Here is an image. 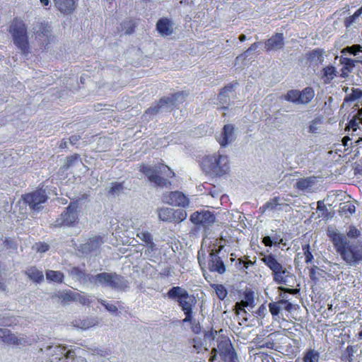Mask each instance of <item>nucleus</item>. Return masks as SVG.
Listing matches in <instances>:
<instances>
[{"instance_id":"1","label":"nucleus","mask_w":362,"mask_h":362,"mask_svg":"<svg viewBox=\"0 0 362 362\" xmlns=\"http://www.w3.org/2000/svg\"><path fill=\"white\" fill-rule=\"evenodd\" d=\"M327 234L336 252L349 265L362 261V241L356 238L361 235L357 228H349L341 232L337 228H327Z\"/></svg>"},{"instance_id":"2","label":"nucleus","mask_w":362,"mask_h":362,"mask_svg":"<svg viewBox=\"0 0 362 362\" xmlns=\"http://www.w3.org/2000/svg\"><path fill=\"white\" fill-rule=\"evenodd\" d=\"M139 170L147 177L150 182L160 187H170V180L175 177L173 170L164 163H159L154 168L142 163L139 165Z\"/></svg>"},{"instance_id":"3","label":"nucleus","mask_w":362,"mask_h":362,"mask_svg":"<svg viewBox=\"0 0 362 362\" xmlns=\"http://www.w3.org/2000/svg\"><path fill=\"white\" fill-rule=\"evenodd\" d=\"M88 281L95 285L116 291H125L129 288V281L116 272H101L95 275H88Z\"/></svg>"},{"instance_id":"4","label":"nucleus","mask_w":362,"mask_h":362,"mask_svg":"<svg viewBox=\"0 0 362 362\" xmlns=\"http://www.w3.org/2000/svg\"><path fill=\"white\" fill-rule=\"evenodd\" d=\"M200 165L206 174L214 177H221L229 170L228 157L221 155L218 152L204 156Z\"/></svg>"},{"instance_id":"5","label":"nucleus","mask_w":362,"mask_h":362,"mask_svg":"<svg viewBox=\"0 0 362 362\" xmlns=\"http://www.w3.org/2000/svg\"><path fill=\"white\" fill-rule=\"evenodd\" d=\"M168 297L171 300H175L182 311L184 313L185 321H191L193 316V308L197 304V299L193 295H190L187 290L180 286H173L167 293Z\"/></svg>"},{"instance_id":"6","label":"nucleus","mask_w":362,"mask_h":362,"mask_svg":"<svg viewBox=\"0 0 362 362\" xmlns=\"http://www.w3.org/2000/svg\"><path fill=\"white\" fill-rule=\"evenodd\" d=\"M8 30L11 34L14 45L21 51L22 54L28 55L30 53V44L25 23L21 19L15 18L12 21Z\"/></svg>"},{"instance_id":"7","label":"nucleus","mask_w":362,"mask_h":362,"mask_svg":"<svg viewBox=\"0 0 362 362\" xmlns=\"http://www.w3.org/2000/svg\"><path fill=\"white\" fill-rule=\"evenodd\" d=\"M35 39L40 48L45 51L54 41L52 30L48 22L37 23L33 28Z\"/></svg>"},{"instance_id":"8","label":"nucleus","mask_w":362,"mask_h":362,"mask_svg":"<svg viewBox=\"0 0 362 362\" xmlns=\"http://www.w3.org/2000/svg\"><path fill=\"white\" fill-rule=\"evenodd\" d=\"M38 187L36 190L23 194L21 197L24 204L28 205L32 211H39L42 209L41 204L48 200L45 189Z\"/></svg>"},{"instance_id":"9","label":"nucleus","mask_w":362,"mask_h":362,"mask_svg":"<svg viewBox=\"0 0 362 362\" xmlns=\"http://www.w3.org/2000/svg\"><path fill=\"white\" fill-rule=\"evenodd\" d=\"M315 97V91L312 87H306L303 90H290L287 92L284 98L289 102L306 105Z\"/></svg>"},{"instance_id":"10","label":"nucleus","mask_w":362,"mask_h":362,"mask_svg":"<svg viewBox=\"0 0 362 362\" xmlns=\"http://www.w3.org/2000/svg\"><path fill=\"white\" fill-rule=\"evenodd\" d=\"M160 220L173 223H180L187 218V212L184 209L161 208L158 211Z\"/></svg>"},{"instance_id":"11","label":"nucleus","mask_w":362,"mask_h":362,"mask_svg":"<svg viewBox=\"0 0 362 362\" xmlns=\"http://www.w3.org/2000/svg\"><path fill=\"white\" fill-rule=\"evenodd\" d=\"M187 95L185 91H179L171 95V97H163L160 98L158 103L153 105L145 110V115H156L157 114L160 108L166 105L172 104L174 105L175 101L179 99L181 102L185 100V97Z\"/></svg>"},{"instance_id":"12","label":"nucleus","mask_w":362,"mask_h":362,"mask_svg":"<svg viewBox=\"0 0 362 362\" xmlns=\"http://www.w3.org/2000/svg\"><path fill=\"white\" fill-rule=\"evenodd\" d=\"M164 203L174 206L185 208L189 204V199L180 191H171L164 193L162 196Z\"/></svg>"},{"instance_id":"13","label":"nucleus","mask_w":362,"mask_h":362,"mask_svg":"<svg viewBox=\"0 0 362 362\" xmlns=\"http://www.w3.org/2000/svg\"><path fill=\"white\" fill-rule=\"evenodd\" d=\"M217 351L221 358L220 361L223 362H237L238 357L235 350L228 339H223L218 342Z\"/></svg>"},{"instance_id":"14","label":"nucleus","mask_w":362,"mask_h":362,"mask_svg":"<svg viewBox=\"0 0 362 362\" xmlns=\"http://www.w3.org/2000/svg\"><path fill=\"white\" fill-rule=\"evenodd\" d=\"M215 220L214 213L207 210L197 211L190 216V221L195 226H209Z\"/></svg>"},{"instance_id":"15","label":"nucleus","mask_w":362,"mask_h":362,"mask_svg":"<svg viewBox=\"0 0 362 362\" xmlns=\"http://www.w3.org/2000/svg\"><path fill=\"white\" fill-rule=\"evenodd\" d=\"M223 245H219L218 249H211L209 253V259L208 262V268L210 272H217L223 274L226 272V267L218 256V253L223 249Z\"/></svg>"},{"instance_id":"16","label":"nucleus","mask_w":362,"mask_h":362,"mask_svg":"<svg viewBox=\"0 0 362 362\" xmlns=\"http://www.w3.org/2000/svg\"><path fill=\"white\" fill-rule=\"evenodd\" d=\"M290 197L292 196L287 195L286 197H274L269 201L267 202L261 209H263L264 211L275 209L286 211L287 207L291 209V205L293 204V202Z\"/></svg>"},{"instance_id":"17","label":"nucleus","mask_w":362,"mask_h":362,"mask_svg":"<svg viewBox=\"0 0 362 362\" xmlns=\"http://www.w3.org/2000/svg\"><path fill=\"white\" fill-rule=\"evenodd\" d=\"M334 216V211H329L324 203V201H318L317 202V209L315 212H313L310 219L313 221H316L320 223L322 221L326 222L327 220L332 218Z\"/></svg>"},{"instance_id":"18","label":"nucleus","mask_w":362,"mask_h":362,"mask_svg":"<svg viewBox=\"0 0 362 362\" xmlns=\"http://www.w3.org/2000/svg\"><path fill=\"white\" fill-rule=\"evenodd\" d=\"M221 147H226L235 140V127L231 124H225L220 135L216 139Z\"/></svg>"},{"instance_id":"19","label":"nucleus","mask_w":362,"mask_h":362,"mask_svg":"<svg viewBox=\"0 0 362 362\" xmlns=\"http://www.w3.org/2000/svg\"><path fill=\"white\" fill-rule=\"evenodd\" d=\"M78 220L76 209L69 205L61 214V226H73Z\"/></svg>"},{"instance_id":"20","label":"nucleus","mask_w":362,"mask_h":362,"mask_svg":"<svg viewBox=\"0 0 362 362\" xmlns=\"http://www.w3.org/2000/svg\"><path fill=\"white\" fill-rule=\"evenodd\" d=\"M267 52L281 49L284 45L283 33H276L264 42Z\"/></svg>"},{"instance_id":"21","label":"nucleus","mask_w":362,"mask_h":362,"mask_svg":"<svg viewBox=\"0 0 362 362\" xmlns=\"http://www.w3.org/2000/svg\"><path fill=\"white\" fill-rule=\"evenodd\" d=\"M56 7L64 14H70L75 10L78 0H54Z\"/></svg>"},{"instance_id":"22","label":"nucleus","mask_w":362,"mask_h":362,"mask_svg":"<svg viewBox=\"0 0 362 362\" xmlns=\"http://www.w3.org/2000/svg\"><path fill=\"white\" fill-rule=\"evenodd\" d=\"M156 30L163 36H168L173 32L172 23L167 18H161L157 21Z\"/></svg>"},{"instance_id":"23","label":"nucleus","mask_w":362,"mask_h":362,"mask_svg":"<svg viewBox=\"0 0 362 362\" xmlns=\"http://www.w3.org/2000/svg\"><path fill=\"white\" fill-rule=\"evenodd\" d=\"M103 243V238L100 236L91 238L87 243L81 246V251L84 254H88L98 249Z\"/></svg>"},{"instance_id":"24","label":"nucleus","mask_w":362,"mask_h":362,"mask_svg":"<svg viewBox=\"0 0 362 362\" xmlns=\"http://www.w3.org/2000/svg\"><path fill=\"white\" fill-rule=\"evenodd\" d=\"M25 274L28 278L34 282L41 283L44 280V274L42 271L35 267H30L25 271Z\"/></svg>"},{"instance_id":"25","label":"nucleus","mask_w":362,"mask_h":362,"mask_svg":"<svg viewBox=\"0 0 362 362\" xmlns=\"http://www.w3.org/2000/svg\"><path fill=\"white\" fill-rule=\"evenodd\" d=\"M262 260L272 271V274L280 270L282 266L272 255H264Z\"/></svg>"},{"instance_id":"26","label":"nucleus","mask_w":362,"mask_h":362,"mask_svg":"<svg viewBox=\"0 0 362 362\" xmlns=\"http://www.w3.org/2000/svg\"><path fill=\"white\" fill-rule=\"evenodd\" d=\"M274 280L279 284H286L287 278L290 276V272L283 266L281 267L280 270L273 274Z\"/></svg>"},{"instance_id":"27","label":"nucleus","mask_w":362,"mask_h":362,"mask_svg":"<svg viewBox=\"0 0 362 362\" xmlns=\"http://www.w3.org/2000/svg\"><path fill=\"white\" fill-rule=\"evenodd\" d=\"M315 182V177H308L305 178H300L296 183V187L299 190H305L310 188Z\"/></svg>"},{"instance_id":"28","label":"nucleus","mask_w":362,"mask_h":362,"mask_svg":"<svg viewBox=\"0 0 362 362\" xmlns=\"http://www.w3.org/2000/svg\"><path fill=\"white\" fill-rule=\"evenodd\" d=\"M322 71V79L325 84L329 83L336 76V69L333 66H325Z\"/></svg>"},{"instance_id":"29","label":"nucleus","mask_w":362,"mask_h":362,"mask_svg":"<svg viewBox=\"0 0 362 362\" xmlns=\"http://www.w3.org/2000/svg\"><path fill=\"white\" fill-rule=\"evenodd\" d=\"M320 353L314 349H307L303 354V362H319Z\"/></svg>"},{"instance_id":"30","label":"nucleus","mask_w":362,"mask_h":362,"mask_svg":"<svg viewBox=\"0 0 362 362\" xmlns=\"http://www.w3.org/2000/svg\"><path fill=\"white\" fill-rule=\"evenodd\" d=\"M356 211V206L354 204L350 202H344L340 206L339 212L341 216L349 217Z\"/></svg>"},{"instance_id":"31","label":"nucleus","mask_w":362,"mask_h":362,"mask_svg":"<svg viewBox=\"0 0 362 362\" xmlns=\"http://www.w3.org/2000/svg\"><path fill=\"white\" fill-rule=\"evenodd\" d=\"M0 338H1L5 342L13 343L16 344H19L17 337L15 335L11 334L10 330L6 328H0Z\"/></svg>"},{"instance_id":"32","label":"nucleus","mask_w":362,"mask_h":362,"mask_svg":"<svg viewBox=\"0 0 362 362\" xmlns=\"http://www.w3.org/2000/svg\"><path fill=\"white\" fill-rule=\"evenodd\" d=\"M47 349L49 350L52 355L56 356L55 359L60 361L64 356V352L66 351V346L60 344L54 346H49Z\"/></svg>"},{"instance_id":"33","label":"nucleus","mask_w":362,"mask_h":362,"mask_svg":"<svg viewBox=\"0 0 362 362\" xmlns=\"http://www.w3.org/2000/svg\"><path fill=\"white\" fill-rule=\"evenodd\" d=\"M46 278L51 281L62 283L63 281L64 274L59 271L47 270Z\"/></svg>"},{"instance_id":"34","label":"nucleus","mask_w":362,"mask_h":362,"mask_svg":"<svg viewBox=\"0 0 362 362\" xmlns=\"http://www.w3.org/2000/svg\"><path fill=\"white\" fill-rule=\"evenodd\" d=\"M120 26L122 32H124L126 35H130L134 32L136 23L133 20H128L122 22Z\"/></svg>"},{"instance_id":"35","label":"nucleus","mask_w":362,"mask_h":362,"mask_svg":"<svg viewBox=\"0 0 362 362\" xmlns=\"http://www.w3.org/2000/svg\"><path fill=\"white\" fill-rule=\"evenodd\" d=\"M80 160H81L80 155L78 153H74L70 156H67L66 158V161L62 166V168L64 170H67L69 168L73 166L76 162H77Z\"/></svg>"},{"instance_id":"36","label":"nucleus","mask_w":362,"mask_h":362,"mask_svg":"<svg viewBox=\"0 0 362 362\" xmlns=\"http://www.w3.org/2000/svg\"><path fill=\"white\" fill-rule=\"evenodd\" d=\"M362 97V90L360 88H353L351 89V93L346 95L344 101L345 102H353L355 101Z\"/></svg>"},{"instance_id":"37","label":"nucleus","mask_w":362,"mask_h":362,"mask_svg":"<svg viewBox=\"0 0 362 362\" xmlns=\"http://www.w3.org/2000/svg\"><path fill=\"white\" fill-rule=\"evenodd\" d=\"M362 14V6L359 8L358 10L355 11V13L349 16L346 17L344 19V25L346 28L350 27L356 21L357 18H358Z\"/></svg>"},{"instance_id":"38","label":"nucleus","mask_w":362,"mask_h":362,"mask_svg":"<svg viewBox=\"0 0 362 362\" xmlns=\"http://www.w3.org/2000/svg\"><path fill=\"white\" fill-rule=\"evenodd\" d=\"M213 288L216 291L217 297L220 300H223L226 297L228 292L226 288L222 284H214L213 285Z\"/></svg>"},{"instance_id":"39","label":"nucleus","mask_w":362,"mask_h":362,"mask_svg":"<svg viewBox=\"0 0 362 362\" xmlns=\"http://www.w3.org/2000/svg\"><path fill=\"white\" fill-rule=\"evenodd\" d=\"M71 274L74 278H76L78 280H88V276L89 274H86L81 269L78 267H74L71 271Z\"/></svg>"},{"instance_id":"40","label":"nucleus","mask_w":362,"mask_h":362,"mask_svg":"<svg viewBox=\"0 0 362 362\" xmlns=\"http://www.w3.org/2000/svg\"><path fill=\"white\" fill-rule=\"evenodd\" d=\"M124 189V185L123 182H115L112 183V186L110 188L108 193L110 194H119V192H122Z\"/></svg>"},{"instance_id":"41","label":"nucleus","mask_w":362,"mask_h":362,"mask_svg":"<svg viewBox=\"0 0 362 362\" xmlns=\"http://www.w3.org/2000/svg\"><path fill=\"white\" fill-rule=\"evenodd\" d=\"M323 51L321 49H315L308 53V59L313 61L320 59L322 57Z\"/></svg>"},{"instance_id":"42","label":"nucleus","mask_w":362,"mask_h":362,"mask_svg":"<svg viewBox=\"0 0 362 362\" xmlns=\"http://www.w3.org/2000/svg\"><path fill=\"white\" fill-rule=\"evenodd\" d=\"M183 323H189L191 325V329L194 334H199L201 332L200 324L192 316L191 321H185V319L182 320Z\"/></svg>"},{"instance_id":"43","label":"nucleus","mask_w":362,"mask_h":362,"mask_svg":"<svg viewBox=\"0 0 362 362\" xmlns=\"http://www.w3.org/2000/svg\"><path fill=\"white\" fill-rule=\"evenodd\" d=\"M137 236H139L144 242L150 245V247L152 249L153 247V243L152 241L151 235L148 232H139L137 233Z\"/></svg>"},{"instance_id":"44","label":"nucleus","mask_w":362,"mask_h":362,"mask_svg":"<svg viewBox=\"0 0 362 362\" xmlns=\"http://www.w3.org/2000/svg\"><path fill=\"white\" fill-rule=\"evenodd\" d=\"M237 82L235 83H230L226 86H225L223 88L221 89V91L218 94V99L220 101L223 100V97H227V95H225L228 91H231L233 88V87L237 85Z\"/></svg>"},{"instance_id":"45","label":"nucleus","mask_w":362,"mask_h":362,"mask_svg":"<svg viewBox=\"0 0 362 362\" xmlns=\"http://www.w3.org/2000/svg\"><path fill=\"white\" fill-rule=\"evenodd\" d=\"M245 300L243 301L244 306H253L254 296L251 291H247L244 295Z\"/></svg>"},{"instance_id":"46","label":"nucleus","mask_w":362,"mask_h":362,"mask_svg":"<svg viewBox=\"0 0 362 362\" xmlns=\"http://www.w3.org/2000/svg\"><path fill=\"white\" fill-rule=\"evenodd\" d=\"M359 123H361V122H360V120L358 119V115H357L356 117H354L349 122L348 125L346 128V129H348V130L352 129L353 132L356 131L359 127Z\"/></svg>"},{"instance_id":"47","label":"nucleus","mask_w":362,"mask_h":362,"mask_svg":"<svg viewBox=\"0 0 362 362\" xmlns=\"http://www.w3.org/2000/svg\"><path fill=\"white\" fill-rule=\"evenodd\" d=\"M281 305H279V302H274L270 303L269 304V311L273 316H276L279 314L281 310Z\"/></svg>"},{"instance_id":"48","label":"nucleus","mask_w":362,"mask_h":362,"mask_svg":"<svg viewBox=\"0 0 362 362\" xmlns=\"http://www.w3.org/2000/svg\"><path fill=\"white\" fill-rule=\"evenodd\" d=\"M98 301L106 308L107 311L113 314H117L118 310L116 305L112 303H109L107 301L102 299L99 300Z\"/></svg>"},{"instance_id":"49","label":"nucleus","mask_w":362,"mask_h":362,"mask_svg":"<svg viewBox=\"0 0 362 362\" xmlns=\"http://www.w3.org/2000/svg\"><path fill=\"white\" fill-rule=\"evenodd\" d=\"M346 352L347 355L344 356V360L348 362H352L354 360V354L356 352L354 347L353 346H348L346 349Z\"/></svg>"},{"instance_id":"50","label":"nucleus","mask_w":362,"mask_h":362,"mask_svg":"<svg viewBox=\"0 0 362 362\" xmlns=\"http://www.w3.org/2000/svg\"><path fill=\"white\" fill-rule=\"evenodd\" d=\"M303 250L304 251L305 262L307 264L311 262L313 259V256L311 252L310 251L309 245H305L303 246Z\"/></svg>"},{"instance_id":"51","label":"nucleus","mask_w":362,"mask_h":362,"mask_svg":"<svg viewBox=\"0 0 362 362\" xmlns=\"http://www.w3.org/2000/svg\"><path fill=\"white\" fill-rule=\"evenodd\" d=\"M49 245L47 243H36L35 245V248L37 250V252H45L49 250Z\"/></svg>"},{"instance_id":"52","label":"nucleus","mask_w":362,"mask_h":362,"mask_svg":"<svg viewBox=\"0 0 362 362\" xmlns=\"http://www.w3.org/2000/svg\"><path fill=\"white\" fill-rule=\"evenodd\" d=\"M238 262L240 269H243L244 270L248 269V267L253 264L251 260L244 261L241 258L238 259Z\"/></svg>"},{"instance_id":"53","label":"nucleus","mask_w":362,"mask_h":362,"mask_svg":"<svg viewBox=\"0 0 362 362\" xmlns=\"http://www.w3.org/2000/svg\"><path fill=\"white\" fill-rule=\"evenodd\" d=\"M279 305H281V309H284L288 312L291 311V310L292 309V304L289 302H288L287 300H279Z\"/></svg>"},{"instance_id":"54","label":"nucleus","mask_w":362,"mask_h":362,"mask_svg":"<svg viewBox=\"0 0 362 362\" xmlns=\"http://www.w3.org/2000/svg\"><path fill=\"white\" fill-rule=\"evenodd\" d=\"M347 49L351 53L354 54V55H356L357 52H362V47L358 45H355L351 47H349Z\"/></svg>"},{"instance_id":"55","label":"nucleus","mask_w":362,"mask_h":362,"mask_svg":"<svg viewBox=\"0 0 362 362\" xmlns=\"http://www.w3.org/2000/svg\"><path fill=\"white\" fill-rule=\"evenodd\" d=\"M263 243L267 246H271L272 244H276L277 241L272 239L270 236H265L263 238Z\"/></svg>"},{"instance_id":"56","label":"nucleus","mask_w":362,"mask_h":362,"mask_svg":"<svg viewBox=\"0 0 362 362\" xmlns=\"http://www.w3.org/2000/svg\"><path fill=\"white\" fill-rule=\"evenodd\" d=\"M259 44V42H254L253 44H252L250 47L244 52V55L247 57L248 52H250V51H255L258 47Z\"/></svg>"},{"instance_id":"57","label":"nucleus","mask_w":362,"mask_h":362,"mask_svg":"<svg viewBox=\"0 0 362 362\" xmlns=\"http://www.w3.org/2000/svg\"><path fill=\"white\" fill-rule=\"evenodd\" d=\"M64 356L66 359H69V358H74L76 354H75L74 351L68 350L65 354H64Z\"/></svg>"},{"instance_id":"58","label":"nucleus","mask_w":362,"mask_h":362,"mask_svg":"<svg viewBox=\"0 0 362 362\" xmlns=\"http://www.w3.org/2000/svg\"><path fill=\"white\" fill-rule=\"evenodd\" d=\"M343 63L345 64L346 66H354V60L349 58H344Z\"/></svg>"},{"instance_id":"59","label":"nucleus","mask_w":362,"mask_h":362,"mask_svg":"<svg viewBox=\"0 0 362 362\" xmlns=\"http://www.w3.org/2000/svg\"><path fill=\"white\" fill-rule=\"evenodd\" d=\"M317 130V127L316 126V122L313 121L312 123L309 126V132L315 133Z\"/></svg>"},{"instance_id":"60","label":"nucleus","mask_w":362,"mask_h":362,"mask_svg":"<svg viewBox=\"0 0 362 362\" xmlns=\"http://www.w3.org/2000/svg\"><path fill=\"white\" fill-rule=\"evenodd\" d=\"M217 354H218L217 349L216 348H213L212 350H211L212 356L210 358V361L214 362V361H215V359L216 358Z\"/></svg>"},{"instance_id":"61","label":"nucleus","mask_w":362,"mask_h":362,"mask_svg":"<svg viewBox=\"0 0 362 362\" xmlns=\"http://www.w3.org/2000/svg\"><path fill=\"white\" fill-rule=\"evenodd\" d=\"M214 333L212 331L207 332L204 334V339H214Z\"/></svg>"},{"instance_id":"62","label":"nucleus","mask_w":362,"mask_h":362,"mask_svg":"<svg viewBox=\"0 0 362 362\" xmlns=\"http://www.w3.org/2000/svg\"><path fill=\"white\" fill-rule=\"evenodd\" d=\"M267 310L266 307L262 305L257 310V314L261 316L264 315V312Z\"/></svg>"},{"instance_id":"63","label":"nucleus","mask_w":362,"mask_h":362,"mask_svg":"<svg viewBox=\"0 0 362 362\" xmlns=\"http://www.w3.org/2000/svg\"><path fill=\"white\" fill-rule=\"evenodd\" d=\"M351 139L349 138V136H345L343 139H342V143H343V145L344 146H348V141H350Z\"/></svg>"},{"instance_id":"64","label":"nucleus","mask_w":362,"mask_h":362,"mask_svg":"<svg viewBox=\"0 0 362 362\" xmlns=\"http://www.w3.org/2000/svg\"><path fill=\"white\" fill-rule=\"evenodd\" d=\"M62 298L64 300H70L71 299V295H69L68 293H65V294L62 295Z\"/></svg>"}]
</instances>
